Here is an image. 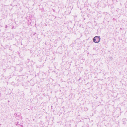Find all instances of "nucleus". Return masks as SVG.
Returning <instances> with one entry per match:
<instances>
[{
    "label": "nucleus",
    "instance_id": "obj_1",
    "mask_svg": "<svg viewBox=\"0 0 127 127\" xmlns=\"http://www.w3.org/2000/svg\"><path fill=\"white\" fill-rule=\"evenodd\" d=\"M100 36H96L93 38V41L95 43H98L99 42L100 40Z\"/></svg>",
    "mask_w": 127,
    "mask_h": 127
},
{
    "label": "nucleus",
    "instance_id": "obj_2",
    "mask_svg": "<svg viewBox=\"0 0 127 127\" xmlns=\"http://www.w3.org/2000/svg\"><path fill=\"white\" fill-rule=\"evenodd\" d=\"M21 113L20 112H18L17 113H15L14 115L16 119H18L19 118H20V117L22 118V117L21 116Z\"/></svg>",
    "mask_w": 127,
    "mask_h": 127
}]
</instances>
